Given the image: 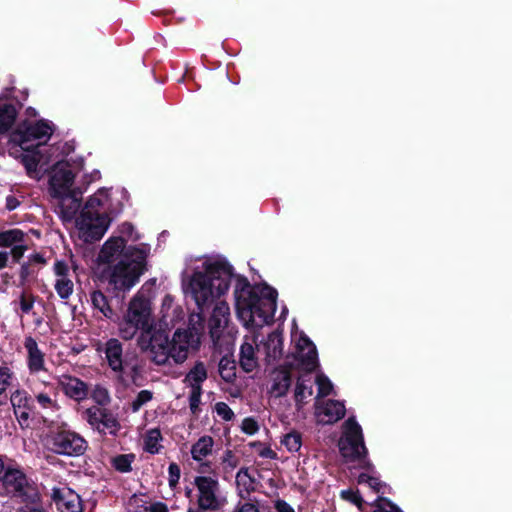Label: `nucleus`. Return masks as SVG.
<instances>
[{
  "instance_id": "1",
  "label": "nucleus",
  "mask_w": 512,
  "mask_h": 512,
  "mask_svg": "<svg viewBox=\"0 0 512 512\" xmlns=\"http://www.w3.org/2000/svg\"><path fill=\"white\" fill-rule=\"evenodd\" d=\"M233 269L223 261L210 264L204 272L197 271L189 283V290L199 307L224 295ZM236 311L239 320L247 328H259L270 323L276 310L277 291L267 284L250 285L247 279L235 276Z\"/></svg>"
},
{
  "instance_id": "2",
  "label": "nucleus",
  "mask_w": 512,
  "mask_h": 512,
  "mask_svg": "<svg viewBox=\"0 0 512 512\" xmlns=\"http://www.w3.org/2000/svg\"><path fill=\"white\" fill-rule=\"evenodd\" d=\"M190 325L188 329H177L171 340L163 329L153 336L144 335L141 341L143 352L156 365L169 364L170 360L176 364L185 362L190 350L196 349L200 343V334L203 330V319L200 314L191 315Z\"/></svg>"
},
{
  "instance_id": "3",
  "label": "nucleus",
  "mask_w": 512,
  "mask_h": 512,
  "mask_svg": "<svg viewBox=\"0 0 512 512\" xmlns=\"http://www.w3.org/2000/svg\"><path fill=\"white\" fill-rule=\"evenodd\" d=\"M338 448L344 463L368 471V473L364 472L358 476V483L367 484L375 492H380L383 485L367 459L362 428L354 418H348L343 423Z\"/></svg>"
},
{
  "instance_id": "4",
  "label": "nucleus",
  "mask_w": 512,
  "mask_h": 512,
  "mask_svg": "<svg viewBox=\"0 0 512 512\" xmlns=\"http://www.w3.org/2000/svg\"><path fill=\"white\" fill-rule=\"evenodd\" d=\"M74 177V169L68 162H58L51 173L49 194L63 220H71L81 204L83 190L74 186Z\"/></svg>"
},
{
  "instance_id": "5",
  "label": "nucleus",
  "mask_w": 512,
  "mask_h": 512,
  "mask_svg": "<svg viewBox=\"0 0 512 512\" xmlns=\"http://www.w3.org/2000/svg\"><path fill=\"white\" fill-rule=\"evenodd\" d=\"M161 330L155 324L151 302L145 296L139 293L136 294L129 301L126 312L118 322L119 336L124 340H131L140 331L137 343L141 351H143L141 341L144 335L147 334L148 337L153 336Z\"/></svg>"
},
{
  "instance_id": "6",
  "label": "nucleus",
  "mask_w": 512,
  "mask_h": 512,
  "mask_svg": "<svg viewBox=\"0 0 512 512\" xmlns=\"http://www.w3.org/2000/svg\"><path fill=\"white\" fill-rule=\"evenodd\" d=\"M145 258H97L105 267V277L116 289H130L146 269Z\"/></svg>"
},
{
  "instance_id": "7",
  "label": "nucleus",
  "mask_w": 512,
  "mask_h": 512,
  "mask_svg": "<svg viewBox=\"0 0 512 512\" xmlns=\"http://www.w3.org/2000/svg\"><path fill=\"white\" fill-rule=\"evenodd\" d=\"M53 131L52 123L46 120L25 119L12 132L11 142L23 150H29L47 143Z\"/></svg>"
},
{
  "instance_id": "8",
  "label": "nucleus",
  "mask_w": 512,
  "mask_h": 512,
  "mask_svg": "<svg viewBox=\"0 0 512 512\" xmlns=\"http://www.w3.org/2000/svg\"><path fill=\"white\" fill-rule=\"evenodd\" d=\"M42 442L47 450L65 456H79L87 448V442L82 436L66 429L50 430Z\"/></svg>"
},
{
  "instance_id": "9",
  "label": "nucleus",
  "mask_w": 512,
  "mask_h": 512,
  "mask_svg": "<svg viewBox=\"0 0 512 512\" xmlns=\"http://www.w3.org/2000/svg\"><path fill=\"white\" fill-rule=\"evenodd\" d=\"M197 490V503L202 510L217 511L227 504V497L217 479L210 476H197L194 479Z\"/></svg>"
},
{
  "instance_id": "10",
  "label": "nucleus",
  "mask_w": 512,
  "mask_h": 512,
  "mask_svg": "<svg viewBox=\"0 0 512 512\" xmlns=\"http://www.w3.org/2000/svg\"><path fill=\"white\" fill-rule=\"evenodd\" d=\"M110 218L81 211L76 219L77 234L84 242L100 240L110 226Z\"/></svg>"
},
{
  "instance_id": "11",
  "label": "nucleus",
  "mask_w": 512,
  "mask_h": 512,
  "mask_svg": "<svg viewBox=\"0 0 512 512\" xmlns=\"http://www.w3.org/2000/svg\"><path fill=\"white\" fill-rule=\"evenodd\" d=\"M122 210V205L109 189L101 188L87 200L82 211L112 218Z\"/></svg>"
},
{
  "instance_id": "12",
  "label": "nucleus",
  "mask_w": 512,
  "mask_h": 512,
  "mask_svg": "<svg viewBox=\"0 0 512 512\" xmlns=\"http://www.w3.org/2000/svg\"><path fill=\"white\" fill-rule=\"evenodd\" d=\"M1 481L8 493L20 497H27L32 501L37 498L35 489L28 483L25 474L14 466H7L4 469Z\"/></svg>"
},
{
  "instance_id": "13",
  "label": "nucleus",
  "mask_w": 512,
  "mask_h": 512,
  "mask_svg": "<svg viewBox=\"0 0 512 512\" xmlns=\"http://www.w3.org/2000/svg\"><path fill=\"white\" fill-rule=\"evenodd\" d=\"M82 417L99 433L115 435L120 429L117 418L108 410L98 406L85 409Z\"/></svg>"
},
{
  "instance_id": "14",
  "label": "nucleus",
  "mask_w": 512,
  "mask_h": 512,
  "mask_svg": "<svg viewBox=\"0 0 512 512\" xmlns=\"http://www.w3.org/2000/svg\"><path fill=\"white\" fill-rule=\"evenodd\" d=\"M295 359L299 369L306 373L314 371L318 366V354L315 345L304 335L296 340Z\"/></svg>"
},
{
  "instance_id": "15",
  "label": "nucleus",
  "mask_w": 512,
  "mask_h": 512,
  "mask_svg": "<svg viewBox=\"0 0 512 512\" xmlns=\"http://www.w3.org/2000/svg\"><path fill=\"white\" fill-rule=\"evenodd\" d=\"M239 365L246 373L259 367V349L255 333L246 335L239 349Z\"/></svg>"
},
{
  "instance_id": "16",
  "label": "nucleus",
  "mask_w": 512,
  "mask_h": 512,
  "mask_svg": "<svg viewBox=\"0 0 512 512\" xmlns=\"http://www.w3.org/2000/svg\"><path fill=\"white\" fill-rule=\"evenodd\" d=\"M345 406L342 402L329 400L317 401L315 405V417L318 423L333 424L344 417Z\"/></svg>"
},
{
  "instance_id": "17",
  "label": "nucleus",
  "mask_w": 512,
  "mask_h": 512,
  "mask_svg": "<svg viewBox=\"0 0 512 512\" xmlns=\"http://www.w3.org/2000/svg\"><path fill=\"white\" fill-rule=\"evenodd\" d=\"M230 310L225 301L216 302L211 318L209 320L210 335L214 341L218 340L229 322Z\"/></svg>"
},
{
  "instance_id": "18",
  "label": "nucleus",
  "mask_w": 512,
  "mask_h": 512,
  "mask_svg": "<svg viewBox=\"0 0 512 512\" xmlns=\"http://www.w3.org/2000/svg\"><path fill=\"white\" fill-rule=\"evenodd\" d=\"M10 401L14 409V414L19 424L28 426L30 414L32 412V400L24 390H16L11 394Z\"/></svg>"
},
{
  "instance_id": "19",
  "label": "nucleus",
  "mask_w": 512,
  "mask_h": 512,
  "mask_svg": "<svg viewBox=\"0 0 512 512\" xmlns=\"http://www.w3.org/2000/svg\"><path fill=\"white\" fill-rule=\"evenodd\" d=\"M0 247L10 248L12 256H23L28 240L21 230L11 229L0 233Z\"/></svg>"
},
{
  "instance_id": "20",
  "label": "nucleus",
  "mask_w": 512,
  "mask_h": 512,
  "mask_svg": "<svg viewBox=\"0 0 512 512\" xmlns=\"http://www.w3.org/2000/svg\"><path fill=\"white\" fill-rule=\"evenodd\" d=\"M291 386V375L286 368H278L270 374L268 394L271 397L280 398L287 394Z\"/></svg>"
},
{
  "instance_id": "21",
  "label": "nucleus",
  "mask_w": 512,
  "mask_h": 512,
  "mask_svg": "<svg viewBox=\"0 0 512 512\" xmlns=\"http://www.w3.org/2000/svg\"><path fill=\"white\" fill-rule=\"evenodd\" d=\"M57 279L55 282V290L60 298L68 299L73 293V282L67 278L69 264L66 260H59L54 265Z\"/></svg>"
},
{
  "instance_id": "22",
  "label": "nucleus",
  "mask_w": 512,
  "mask_h": 512,
  "mask_svg": "<svg viewBox=\"0 0 512 512\" xmlns=\"http://www.w3.org/2000/svg\"><path fill=\"white\" fill-rule=\"evenodd\" d=\"M58 384L62 391L70 398L80 401L87 396V386L80 379L71 375H61Z\"/></svg>"
},
{
  "instance_id": "23",
  "label": "nucleus",
  "mask_w": 512,
  "mask_h": 512,
  "mask_svg": "<svg viewBox=\"0 0 512 512\" xmlns=\"http://www.w3.org/2000/svg\"><path fill=\"white\" fill-rule=\"evenodd\" d=\"M54 499L59 512H82L79 495L70 489L55 491Z\"/></svg>"
},
{
  "instance_id": "24",
  "label": "nucleus",
  "mask_w": 512,
  "mask_h": 512,
  "mask_svg": "<svg viewBox=\"0 0 512 512\" xmlns=\"http://www.w3.org/2000/svg\"><path fill=\"white\" fill-rule=\"evenodd\" d=\"M24 347L27 350V365L31 373H39L45 370L44 353L39 349L36 341L28 337L25 339Z\"/></svg>"
},
{
  "instance_id": "25",
  "label": "nucleus",
  "mask_w": 512,
  "mask_h": 512,
  "mask_svg": "<svg viewBox=\"0 0 512 512\" xmlns=\"http://www.w3.org/2000/svg\"><path fill=\"white\" fill-rule=\"evenodd\" d=\"M105 356L110 368L115 372L122 370V344L119 340L112 338L109 339L105 344Z\"/></svg>"
},
{
  "instance_id": "26",
  "label": "nucleus",
  "mask_w": 512,
  "mask_h": 512,
  "mask_svg": "<svg viewBox=\"0 0 512 512\" xmlns=\"http://www.w3.org/2000/svg\"><path fill=\"white\" fill-rule=\"evenodd\" d=\"M262 347L268 362L279 359L283 353L282 334L278 331L269 334Z\"/></svg>"
},
{
  "instance_id": "27",
  "label": "nucleus",
  "mask_w": 512,
  "mask_h": 512,
  "mask_svg": "<svg viewBox=\"0 0 512 512\" xmlns=\"http://www.w3.org/2000/svg\"><path fill=\"white\" fill-rule=\"evenodd\" d=\"M312 394L313 388L310 377L306 374L300 375L294 389V400L298 410L308 402Z\"/></svg>"
},
{
  "instance_id": "28",
  "label": "nucleus",
  "mask_w": 512,
  "mask_h": 512,
  "mask_svg": "<svg viewBox=\"0 0 512 512\" xmlns=\"http://www.w3.org/2000/svg\"><path fill=\"white\" fill-rule=\"evenodd\" d=\"M214 440L211 436L204 435L200 437L190 449L192 459L196 462H202L213 452Z\"/></svg>"
},
{
  "instance_id": "29",
  "label": "nucleus",
  "mask_w": 512,
  "mask_h": 512,
  "mask_svg": "<svg viewBox=\"0 0 512 512\" xmlns=\"http://www.w3.org/2000/svg\"><path fill=\"white\" fill-rule=\"evenodd\" d=\"M236 486L240 497H247L256 487L254 471L251 472L248 468L240 469L236 475Z\"/></svg>"
},
{
  "instance_id": "30",
  "label": "nucleus",
  "mask_w": 512,
  "mask_h": 512,
  "mask_svg": "<svg viewBox=\"0 0 512 512\" xmlns=\"http://www.w3.org/2000/svg\"><path fill=\"white\" fill-rule=\"evenodd\" d=\"M162 435L159 429L153 428L148 430L143 438L144 450L150 454H157L160 452L162 445Z\"/></svg>"
},
{
  "instance_id": "31",
  "label": "nucleus",
  "mask_w": 512,
  "mask_h": 512,
  "mask_svg": "<svg viewBox=\"0 0 512 512\" xmlns=\"http://www.w3.org/2000/svg\"><path fill=\"white\" fill-rule=\"evenodd\" d=\"M207 378V371L203 363H197L185 377V383L191 388L201 389V383Z\"/></svg>"
},
{
  "instance_id": "32",
  "label": "nucleus",
  "mask_w": 512,
  "mask_h": 512,
  "mask_svg": "<svg viewBox=\"0 0 512 512\" xmlns=\"http://www.w3.org/2000/svg\"><path fill=\"white\" fill-rule=\"evenodd\" d=\"M15 106L8 103H0V132L10 128L16 118Z\"/></svg>"
},
{
  "instance_id": "33",
  "label": "nucleus",
  "mask_w": 512,
  "mask_h": 512,
  "mask_svg": "<svg viewBox=\"0 0 512 512\" xmlns=\"http://www.w3.org/2000/svg\"><path fill=\"white\" fill-rule=\"evenodd\" d=\"M39 161L40 159L38 153L22 155L21 162L23 163L26 169V173L30 178L37 180L41 178V174L37 169Z\"/></svg>"
},
{
  "instance_id": "34",
  "label": "nucleus",
  "mask_w": 512,
  "mask_h": 512,
  "mask_svg": "<svg viewBox=\"0 0 512 512\" xmlns=\"http://www.w3.org/2000/svg\"><path fill=\"white\" fill-rule=\"evenodd\" d=\"M125 248V240L122 237L109 238L102 248V256H121Z\"/></svg>"
},
{
  "instance_id": "35",
  "label": "nucleus",
  "mask_w": 512,
  "mask_h": 512,
  "mask_svg": "<svg viewBox=\"0 0 512 512\" xmlns=\"http://www.w3.org/2000/svg\"><path fill=\"white\" fill-rule=\"evenodd\" d=\"M93 307L103 314L105 318L111 319L114 315L113 310L108 304L105 295L100 291H94L91 295Z\"/></svg>"
},
{
  "instance_id": "36",
  "label": "nucleus",
  "mask_w": 512,
  "mask_h": 512,
  "mask_svg": "<svg viewBox=\"0 0 512 512\" xmlns=\"http://www.w3.org/2000/svg\"><path fill=\"white\" fill-rule=\"evenodd\" d=\"M219 374L224 381L228 383L233 382L236 378L235 361L228 357H223L219 362Z\"/></svg>"
},
{
  "instance_id": "37",
  "label": "nucleus",
  "mask_w": 512,
  "mask_h": 512,
  "mask_svg": "<svg viewBox=\"0 0 512 512\" xmlns=\"http://www.w3.org/2000/svg\"><path fill=\"white\" fill-rule=\"evenodd\" d=\"M281 443L289 452H297L302 445L301 436L297 432H290L283 437Z\"/></svg>"
},
{
  "instance_id": "38",
  "label": "nucleus",
  "mask_w": 512,
  "mask_h": 512,
  "mask_svg": "<svg viewBox=\"0 0 512 512\" xmlns=\"http://www.w3.org/2000/svg\"><path fill=\"white\" fill-rule=\"evenodd\" d=\"M318 387V397H325L331 394L333 384L324 374H318L315 380Z\"/></svg>"
},
{
  "instance_id": "39",
  "label": "nucleus",
  "mask_w": 512,
  "mask_h": 512,
  "mask_svg": "<svg viewBox=\"0 0 512 512\" xmlns=\"http://www.w3.org/2000/svg\"><path fill=\"white\" fill-rule=\"evenodd\" d=\"M92 399L99 405H107L110 402V395L106 388L95 386L91 392Z\"/></svg>"
},
{
  "instance_id": "40",
  "label": "nucleus",
  "mask_w": 512,
  "mask_h": 512,
  "mask_svg": "<svg viewBox=\"0 0 512 512\" xmlns=\"http://www.w3.org/2000/svg\"><path fill=\"white\" fill-rule=\"evenodd\" d=\"M152 397V392L149 390L140 391L131 403L132 411L137 412L143 405L148 403Z\"/></svg>"
},
{
  "instance_id": "41",
  "label": "nucleus",
  "mask_w": 512,
  "mask_h": 512,
  "mask_svg": "<svg viewBox=\"0 0 512 512\" xmlns=\"http://www.w3.org/2000/svg\"><path fill=\"white\" fill-rule=\"evenodd\" d=\"M133 458L132 455H119L113 460L114 467L120 472H128L131 469Z\"/></svg>"
},
{
  "instance_id": "42",
  "label": "nucleus",
  "mask_w": 512,
  "mask_h": 512,
  "mask_svg": "<svg viewBox=\"0 0 512 512\" xmlns=\"http://www.w3.org/2000/svg\"><path fill=\"white\" fill-rule=\"evenodd\" d=\"M12 377L13 372L8 366H0V395H2L8 388L12 380Z\"/></svg>"
},
{
  "instance_id": "43",
  "label": "nucleus",
  "mask_w": 512,
  "mask_h": 512,
  "mask_svg": "<svg viewBox=\"0 0 512 512\" xmlns=\"http://www.w3.org/2000/svg\"><path fill=\"white\" fill-rule=\"evenodd\" d=\"M375 509L373 512H402L396 505L388 499L380 498L374 503Z\"/></svg>"
},
{
  "instance_id": "44",
  "label": "nucleus",
  "mask_w": 512,
  "mask_h": 512,
  "mask_svg": "<svg viewBox=\"0 0 512 512\" xmlns=\"http://www.w3.org/2000/svg\"><path fill=\"white\" fill-rule=\"evenodd\" d=\"M340 495L343 500L351 502L358 508L362 507L363 500L358 491L353 489L342 490Z\"/></svg>"
},
{
  "instance_id": "45",
  "label": "nucleus",
  "mask_w": 512,
  "mask_h": 512,
  "mask_svg": "<svg viewBox=\"0 0 512 512\" xmlns=\"http://www.w3.org/2000/svg\"><path fill=\"white\" fill-rule=\"evenodd\" d=\"M35 297L28 293H23L19 300L20 310L22 314H30L34 307Z\"/></svg>"
},
{
  "instance_id": "46",
  "label": "nucleus",
  "mask_w": 512,
  "mask_h": 512,
  "mask_svg": "<svg viewBox=\"0 0 512 512\" xmlns=\"http://www.w3.org/2000/svg\"><path fill=\"white\" fill-rule=\"evenodd\" d=\"M252 447L255 449V452L262 458L275 459L277 457L276 453L269 446H266L262 443H252Z\"/></svg>"
},
{
  "instance_id": "47",
  "label": "nucleus",
  "mask_w": 512,
  "mask_h": 512,
  "mask_svg": "<svg viewBox=\"0 0 512 512\" xmlns=\"http://www.w3.org/2000/svg\"><path fill=\"white\" fill-rule=\"evenodd\" d=\"M217 415L225 421H230L234 417L231 408L224 402H218L214 407Z\"/></svg>"
},
{
  "instance_id": "48",
  "label": "nucleus",
  "mask_w": 512,
  "mask_h": 512,
  "mask_svg": "<svg viewBox=\"0 0 512 512\" xmlns=\"http://www.w3.org/2000/svg\"><path fill=\"white\" fill-rule=\"evenodd\" d=\"M180 467L176 463H170L168 467V482L170 487H175L180 479Z\"/></svg>"
},
{
  "instance_id": "49",
  "label": "nucleus",
  "mask_w": 512,
  "mask_h": 512,
  "mask_svg": "<svg viewBox=\"0 0 512 512\" xmlns=\"http://www.w3.org/2000/svg\"><path fill=\"white\" fill-rule=\"evenodd\" d=\"M241 429L244 433L248 435H254L259 430V425L254 418L247 417L243 419Z\"/></svg>"
},
{
  "instance_id": "50",
  "label": "nucleus",
  "mask_w": 512,
  "mask_h": 512,
  "mask_svg": "<svg viewBox=\"0 0 512 512\" xmlns=\"http://www.w3.org/2000/svg\"><path fill=\"white\" fill-rule=\"evenodd\" d=\"M35 398L43 408L53 409L57 407L56 402L46 393H38L35 395Z\"/></svg>"
},
{
  "instance_id": "51",
  "label": "nucleus",
  "mask_w": 512,
  "mask_h": 512,
  "mask_svg": "<svg viewBox=\"0 0 512 512\" xmlns=\"http://www.w3.org/2000/svg\"><path fill=\"white\" fill-rule=\"evenodd\" d=\"M201 398V389L191 388L190 394V408L193 412H195L199 406Z\"/></svg>"
},
{
  "instance_id": "52",
  "label": "nucleus",
  "mask_w": 512,
  "mask_h": 512,
  "mask_svg": "<svg viewBox=\"0 0 512 512\" xmlns=\"http://www.w3.org/2000/svg\"><path fill=\"white\" fill-rule=\"evenodd\" d=\"M144 510L146 512H169L168 506L164 502H152L148 504Z\"/></svg>"
},
{
  "instance_id": "53",
  "label": "nucleus",
  "mask_w": 512,
  "mask_h": 512,
  "mask_svg": "<svg viewBox=\"0 0 512 512\" xmlns=\"http://www.w3.org/2000/svg\"><path fill=\"white\" fill-rule=\"evenodd\" d=\"M275 508L277 512H295L294 509L283 500H277L275 502Z\"/></svg>"
},
{
  "instance_id": "54",
  "label": "nucleus",
  "mask_w": 512,
  "mask_h": 512,
  "mask_svg": "<svg viewBox=\"0 0 512 512\" xmlns=\"http://www.w3.org/2000/svg\"><path fill=\"white\" fill-rule=\"evenodd\" d=\"M19 204L20 202L15 196L9 195L6 197V208L9 211L16 209L19 206Z\"/></svg>"
},
{
  "instance_id": "55",
  "label": "nucleus",
  "mask_w": 512,
  "mask_h": 512,
  "mask_svg": "<svg viewBox=\"0 0 512 512\" xmlns=\"http://www.w3.org/2000/svg\"><path fill=\"white\" fill-rule=\"evenodd\" d=\"M235 512H259L258 508L251 504V503H245L241 506H239Z\"/></svg>"
},
{
  "instance_id": "56",
  "label": "nucleus",
  "mask_w": 512,
  "mask_h": 512,
  "mask_svg": "<svg viewBox=\"0 0 512 512\" xmlns=\"http://www.w3.org/2000/svg\"><path fill=\"white\" fill-rule=\"evenodd\" d=\"M173 298L170 295H166L162 300V310L165 311L164 317L167 316V310L170 309L173 305Z\"/></svg>"
},
{
  "instance_id": "57",
  "label": "nucleus",
  "mask_w": 512,
  "mask_h": 512,
  "mask_svg": "<svg viewBox=\"0 0 512 512\" xmlns=\"http://www.w3.org/2000/svg\"><path fill=\"white\" fill-rule=\"evenodd\" d=\"M136 251L140 254V256H146L150 253V246L142 244L136 249Z\"/></svg>"
},
{
  "instance_id": "58",
  "label": "nucleus",
  "mask_w": 512,
  "mask_h": 512,
  "mask_svg": "<svg viewBox=\"0 0 512 512\" xmlns=\"http://www.w3.org/2000/svg\"><path fill=\"white\" fill-rule=\"evenodd\" d=\"M24 512H45L43 508L39 506H34L32 508H29L27 511Z\"/></svg>"
},
{
  "instance_id": "59",
  "label": "nucleus",
  "mask_w": 512,
  "mask_h": 512,
  "mask_svg": "<svg viewBox=\"0 0 512 512\" xmlns=\"http://www.w3.org/2000/svg\"><path fill=\"white\" fill-rule=\"evenodd\" d=\"M100 178V172L95 170L91 174V181L98 180Z\"/></svg>"
},
{
  "instance_id": "60",
  "label": "nucleus",
  "mask_w": 512,
  "mask_h": 512,
  "mask_svg": "<svg viewBox=\"0 0 512 512\" xmlns=\"http://www.w3.org/2000/svg\"><path fill=\"white\" fill-rule=\"evenodd\" d=\"M6 259L7 258H0V269L6 265Z\"/></svg>"
},
{
  "instance_id": "61",
  "label": "nucleus",
  "mask_w": 512,
  "mask_h": 512,
  "mask_svg": "<svg viewBox=\"0 0 512 512\" xmlns=\"http://www.w3.org/2000/svg\"><path fill=\"white\" fill-rule=\"evenodd\" d=\"M125 227H127L128 229H132V226L130 224H126Z\"/></svg>"
},
{
  "instance_id": "62",
  "label": "nucleus",
  "mask_w": 512,
  "mask_h": 512,
  "mask_svg": "<svg viewBox=\"0 0 512 512\" xmlns=\"http://www.w3.org/2000/svg\"><path fill=\"white\" fill-rule=\"evenodd\" d=\"M0 256H7V255L0 252Z\"/></svg>"
}]
</instances>
